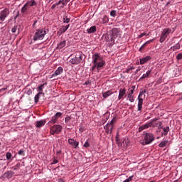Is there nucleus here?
<instances>
[{"label":"nucleus","mask_w":182,"mask_h":182,"mask_svg":"<svg viewBox=\"0 0 182 182\" xmlns=\"http://www.w3.org/2000/svg\"><path fill=\"white\" fill-rule=\"evenodd\" d=\"M69 26H70V25L68 24V25H67V26H63V28H61L60 29V35H62V33H65L68 29H69Z\"/></svg>","instance_id":"obj_22"},{"label":"nucleus","mask_w":182,"mask_h":182,"mask_svg":"<svg viewBox=\"0 0 182 182\" xmlns=\"http://www.w3.org/2000/svg\"><path fill=\"white\" fill-rule=\"evenodd\" d=\"M102 21L103 23H107L109 22V18L106 16H104V17L102 18Z\"/></svg>","instance_id":"obj_38"},{"label":"nucleus","mask_w":182,"mask_h":182,"mask_svg":"<svg viewBox=\"0 0 182 182\" xmlns=\"http://www.w3.org/2000/svg\"><path fill=\"white\" fill-rule=\"evenodd\" d=\"M153 41H154V39H151V40L146 41V43H144L145 46H147V45H150V43H151V42H153Z\"/></svg>","instance_id":"obj_44"},{"label":"nucleus","mask_w":182,"mask_h":182,"mask_svg":"<svg viewBox=\"0 0 182 182\" xmlns=\"http://www.w3.org/2000/svg\"><path fill=\"white\" fill-rule=\"evenodd\" d=\"M151 73V70H148L145 74H144L139 80H143V79H146V77H149L150 76V74Z\"/></svg>","instance_id":"obj_25"},{"label":"nucleus","mask_w":182,"mask_h":182,"mask_svg":"<svg viewBox=\"0 0 182 182\" xmlns=\"http://www.w3.org/2000/svg\"><path fill=\"white\" fill-rule=\"evenodd\" d=\"M62 129H63V127L61 125L55 124L50 127V133L53 136L55 134H59V133H60V132H62Z\"/></svg>","instance_id":"obj_3"},{"label":"nucleus","mask_w":182,"mask_h":182,"mask_svg":"<svg viewBox=\"0 0 182 182\" xmlns=\"http://www.w3.org/2000/svg\"><path fill=\"white\" fill-rule=\"evenodd\" d=\"M6 157L7 160H11V159L12 158V154H11L10 152H7L6 154Z\"/></svg>","instance_id":"obj_37"},{"label":"nucleus","mask_w":182,"mask_h":182,"mask_svg":"<svg viewBox=\"0 0 182 182\" xmlns=\"http://www.w3.org/2000/svg\"><path fill=\"white\" fill-rule=\"evenodd\" d=\"M62 73H63V68L58 67V69L52 75V77H56V76H59V75H62Z\"/></svg>","instance_id":"obj_10"},{"label":"nucleus","mask_w":182,"mask_h":182,"mask_svg":"<svg viewBox=\"0 0 182 182\" xmlns=\"http://www.w3.org/2000/svg\"><path fill=\"white\" fill-rule=\"evenodd\" d=\"M116 122V118H113L112 120L110 122V126H113V124H114V122Z\"/></svg>","instance_id":"obj_49"},{"label":"nucleus","mask_w":182,"mask_h":182,"mask_svg":"<svg viewBox=\"0 0 182 182\" xmlns=\"http://www.w3.org/2000/svg\"><path fill=\"white\" fill-rule=\"evenodd\" d=\"M146 33H141L139 36V38H143V36H146Z\"/></svg>","instance_id":"obj_51"},{"label":"nucleus","mask_w":182,"mask_h":182,"mask_svg":"<svg viewBox=\"0 0 182 182\" xmlns=\"http://www.w3.org/2000/svg\"><path fill=\"white\" fill-rule=\"evenodd\" d=\"M119 28H114L112 30L111 35L113 36V38H114V39H116V38L119 36Z\"/></svg>","instance_id":"obj_13"},{"label":"nucleus","mask_w":182,"mask_h":182,"mask_svg":"<svg viewBox=\"0 0 182 182\" xmlns=\"http://www.w3.org/2000/svg\"><path fill=\"white\" fill-rule=\"evenodd\" d=\"M96 26H91L90 28L87 30V33H95L96 32Z\"/></svg>","instance_id":"obj_23"},{"label":"nucleus","mask_w":182,"mask_h":182,"mask_svg":"<svg viewBox=\"0 0 182 182\" xmlns=\"http://www.w3.org/2000/svg\"><path fill=\"white\" fill-rule=\"evenodd\" d=\"M114 38L111 34H107L106 37L107 42H114Z\"/></svg>","instance_id":"obj_24"},{"label":"nucleus","mask_w":182,"mask_h":182,"mask_svg":"<svg viewBox=\"0 0 182 182\" xmlns=\"http://www.w3.org/2000/svg\"><path fill=\"white\" fill-rule=\"evenodd\" d=\"M180 43H177L175 46L171 47V49L174 52L178 49H180Z\"/></svg>","instance_id":"obj_29"},{"label":"nucleus","mask_w":182,"mask_h":182,"mask_svg":"<svg viewBox=\"0 0 182 182\" xmlns=\"http://www.w3.org/2000/svg\"><path fill=\"white\" fill-rule=\"evenodd\" d=\"M21 167V163H18L16 166H13V170H18Z\"/></svg>","instance_id":"obj_39"},{"label":"nucleus","mask_w":182,"mask_h":182,"mask_svg":"<svg viewBox=\"0 0 182 182\" xmlns=\"http://www.w3.org/2000/svg\"><path fill=\"white\" fill-rule=\"evenodd\" d=\"M151 59V56L147 55L143 58L139 59V63L140 65H145V63H147L148 60H150Z\"/></svg>","instance_id":"obj_12"},{"label":"nucleus","mask_w":182,"mask_h":182,"mask_svg":"<svg viewBox=\"0 0 182 182\" xmlns=\"http://www.w3.org/2000/svg\"><path fill=\"white\" fill-rule=\"evenodd\" d=\"M130 68H128L126 70V73H130Z\"/></svg>","instance_id":"obj_57"},{"label":"nucleus","mask_w":182,"mask_h":182,"mask_svg":"<svg viewBox=\"0 0 182 182\" xmlns=\"http://www.w3.org/2000/svg\"><path fill=\"white\" fill-rule=\"evenodd\" d=\"M60 117H62V112H57L53 117H52L51 120L48 123V126L55 124Z\"/></svg>","instance_id":"obj_6"},{"label":"nucleus","mask_w":182,"mask_h":182,"mask_svg":"<svg viewBox=\"0 0 182 182\" xmlns=\"http://www.w3.org/2000/svg\"><path fill=\"white\" fill-rule=\"evenodd\" d=\"M29 7L26 4V5H24L23 7H22V9H21V13L22 14H26V11H28V9Z\"/></svg>","instance_id":"obj_35"},{"label":"nucleus","mask_w":182,"mask_h":182,"mask_svg":"<svg viewBox=\"0 0 182 182\" xmlns=\"http://www.w3.org/2000/svg\"><path fill=\"white\" fill-rule=\"evenodd\" d=\"M58 35H59V36H60V35H62V34H60V30L59 31H58Z\"/></svg>","instance_id":"obj_63"},{"label":"nucleus","mask_w":182,"mask_h":182,"mask_svg":"<svg viewBox=\"0 0 182 182\" xmlns=\"http://www.w3.org/2000/svg\"><path fill=\"white\" fill-rule=\"evenodd\" d=\"M164 132H162V135L164 136H167L168 132H170V127H166L163 128Z\"/></svg>","instance_id":"obj_30"},{"label":"nucleus","mask_w":182,"mask_h":182,"mask_svg":"<svg viewBox=\"0 0 182 182\" xmlns=\"http://www.w3.org/2000/svg\"><path fill=\"white\" fill-rule=\"evenodd\" d=\"M65 46H66V41H63L61 42H60L58 44V48L59 49H62L63 48H65Z\"/></svg>","instance_id":"obj_28"},{"label":"nucleus","mask_w":182,"mask_h":182,"mask_svg":"<svg viewBox=\"0 0 182 182\" xmlns=\"http://www.w3.org/2000/svg\"><path fill=\"white\" fill-rule=\"evenodd\" d=\"M105 129H109V134H112V132L113 131V125H110L109 124H107L105 127Z\"/></svg>","instance_id":"obj_33"},{"label":"nucleus","mask_w":182,"mask_h":182,"mask_svg":"<svg viewBox=\"0 0 182 182\" xmlns=\"http://www.w3.org/2000/svg\"><path fill=\"white\" fill-rule=\"evenodd\" d=\"M46 36V31L43 28L37 29L36 33L33 35V40L36 41H42L43 38Z\"/></svg>","instance_id":"obj_2"},{"label":"nucleus","mask_w":182,"mask_h":182,"mask_svg":"<svg viewBox=\"0 0 182 182\" xmlns=\"http://www.w3.org/2000/svg\"><path fill=\"white\" fill-rule=\"evenodd\" d=\"M106 133H110V129H106Z\"/></svg>","instance_id":"obj_59"},{"label":"nucleus","mask_w":182,"mask_h":182,"mask_svg":"<svg viewBox=\"0 0 182 182\" xmlns=\"http://www.w3.org/2000/svg\"><path fill=\"white\" fill-rule=\"evenodd\" d=\"M133 93H134V92H133V90H131L127 95V97L131 103L134 102V96H133Z\"/></svg>","instance_id":"obj_15"},{"label":"nucleus","mask_w":182,"mask_h":182,"mask_svg":"<svg viewBox=\"0 0 182 182\" xmlns=\"http://www.w3.org/2000/svg\"><path fill=\"white\" fill-rule=\"evenodd\" d=\"M57 163H58V159H53L52 164H56Z\"/></svg>","instance_id":"obj_53"},{"label":"nucleus","mask_w":182,"mask_h":182,"mask_svg":"<svg viewBox=\"0 0 182 182\" xmlns=\"http://www.w3.org/2000/svg\"><path fill=\"white\" fill-rule=\"evenodd\" d=\"M70 63H71V65H78L77 64V61H76V58L75 57L70 58V60H69Z\"/></svg>","instance_id":"obj_34"},{"label":"nucleus","mask_w":182,"mask_h":182,"mask_svg":"<svg viewBox=\"0 0 182 182\" xmlns=\"http://www.w3.org/2000/svg\"><path fill=\"white\" fill-rule=\"evenodd\" d=\"M149 127H151V123L145 124L144 125H142L139 127V132H142V130H144L146 129H149Z\"/></svg>","instance_id":"obj_19"},{"label":"nucleus","mask_w":182,"mask_h":182,"mask_svg":"<svg viewBox=\"0 0 182 182\" xmlns=\"http://www.w3.org/2000/svg\"><path fill=\"white\" fill-rule=\"evenodd\" d=\"M75 60L77 61V63L79 65V63L83 62V58H85V55L82 54L81 53H78L75 56Z\"/></svg>","instance_id":"obj_8"},{"label":"nucleus","mask_w":182,"mask_h":182,"mask_svg":"<svg viewBox=\"0 0 182 182\" xmlns=\"http://www.w3.org/2000/svg\"><path fill=\"white\" fill-rule=\"evenodd\" d=\"M84 147H90V144H89V142L86 141V142L84 144Z\"/></svg>","instance_id":"obj_46"},{"label":"nucleus","mask_w":182,"mask_h":182,"mask_svg":"<svg viewBox=\"0 0 182 182\" xmlns=\"http://www.w3.org/2000/svg\"><path fill=\"white\" fill-rule=\"evenodd\" d=\"M65 123H69L70 122V117H67L65 119Z\"/></svg>","instance_id":"obj_47"},{"label":"nucleus","mask_w":182,"mask_h":182,"mask_svg":"<svg viewBox=\"0 0 182 182\" xmlns=\"http://www.w3.org/2000/svg\"><path fill=\"white\" fill-rule=\"evenodd\" d=\"M140 70H141V68L140 67H138V68L136 70L134 74L137 75V73H139V72H140Z\"/></svg>","instance_id":"obj_50"},{"label":"nucleus","mask_w":182,"mask_h":182,"mask_svg":"<svg viewBox=\"0 0 182 182\" xmlns=\"http://www.w3.org/2000/svg\"><path fill=\"white\" fill-rule=\"evenodd\" d=\"M150 123L151 127H158L159 129H161V125L163 124L161 122L158 121L157 118L151 119Z\"/></svg>","instance_id":"obj_7"},{"label":"nucleus","mask_w":182,"mask_h":182,"mask_svg":"<svg viewBox=\"0 0 182 182\" xmlns=\"http://www.w3.org/2000/svg\"><path fill=\"white\" fill-rule=\"evenodd\" d=\"M25 149H21L18 151V156H22L23 157L25 156Z\"/></svg>","instance_id":"obj_36"},{"label":"nucleus","mask_w":182,"mask_h":182,"mask_svg":"<svg viewBox=\"0 0 182 182\" xmlns=\"http://www.w3.org/2000/svg\"><path fill=\"white\" fill-rule=\"evenodd\" d=\"M80 132H83V128L82 127L80 128Z\"/></svg>","instance_id":"obj_62"},{"label":"nucleus","mask_w":182,"mask_h":182,"mask_svg":"<svg viewBox=\"0 0 182 182\" xmlns=\"http://www.w3.org/2000/svg\"><path fill=\"white\" fill-rule=\"evenodd\" d=\"M37 23H38V21H35L33 24V26H35V25H36Z\"/></svg>","instance_id":"obj_60"},{"label":"nucleus","mask_w":182,"mask_h":182,"mask_svg":"<svg viewBox=\"0 0 182 182\" xmlns=\"http://www.w3.org/2000/svg\"><path fill=\"white\" fill-rule=\"evenodd\" d=\"M124 96H127L125 88H120L119 91L118 100H122Z\"/></svg>","instance_id":"obj_9"},{"label":"nucleus","mask_w":182,"mask_h":182,"mask_svg":"<svg viewBox=\"0 0 182 182\" xmlns=\"http://www.w3.org/2000/svg\"><path fill=\"white\" fill-rule=\"evenodd\" d=\"M56 6H57L56 4H53V5L51 6V9H55L56 8Z\"/></svg>","instance_id":"obj_55"},{"label":"nucleus","mask_w":182,"mask_h":182,"mask_svg":"<svg viewBox=\"0 0 182 182\" xmlns=\"http://www.w3.org/2000/svg\"><path fill=\"white\" fill-rule=\"evenodd\" d=\"M110 15H111L113 18H114V17L116 16V11H114V10L111 11Z\"/></svg>","instance_id":"obj_42"},{"label":"nucleus","mask_w":182,"mask_h":182,"mask_svg":"<svg viewBox=\"0 0 182 182\" xmlns=\"http://www.w3.org/2000/svg\"><path fill=\"white\" fill-rule=\"evenodd\" d=\"M14 173L12 171H8L4 174V178H12Z\"/></svg>","instance_id":"obj_17"},{"label":"nucleus","mask_w":182,"mask_h":182,"mask_svg":"<svg viewBox=\"0 0 182 182\" xmlns=\"http://www.w3.org/2000/svg\"><path fill=\"white\" fill-rule=\"evenodd\" d=\"M60 4H62V0H60L57 4H55V5L58 6V5H60Z\"/></svg>","instance_id":"obj_56"},{"label":"nucleus","mask_w":182,"mask_h":182,"mask_svg":"<svg viewBox=\"0 0 182 182\" xmlns=\"http://www.w3.org/2000/svg\"><path fill=\"white\" fill-rule=\"evenodd\" d=\"M130 70H134L135 68L134 66H131L129 68Z\"/></svg>","instance_id":"obj_58"},{"label":"nucleus","mask_w":182,"mask_h":182,"mask_svg":"<svg viewBox=\"0 0 182 182\" xmlns=\"http://www.w3.org/2000/svg\"><path fill=\"white\" fill-rule=\"evenodd\" d=\"M138 112H141V109H143V98L138 96Z\"/></svg>","instance_id":"obj_14"},{"label":"nucleus","mask_w":182,"mask_h":182,"mask_svg":"<svg viewBox=\"0 0 182 182\" xmlns=\"http://www.w3.org/2000/svg\"><path fill=\"white\" fill-rule=\"evenodd\" d=\"M144 93H146V90H143L142 92H140L139 97H141L143 96V95H144Z\"/></svg>","instance_id":"obj_48"},{"label":"nucleus","mask_w":182,"mask_h":182,"mask_svg":"<svg viewBox=\"0 0 182 182\" xmlns=\"http://www.w3.org/2000/svg\"><path fill=\"white\" fill-rule=\"evenodd\" d=\"M168 140H165V141H162V142H161L159 144V147H166V146H168Z\"/></svg>","instance_id":"obj_31"},{"label":"nucleus","mask_w":182,"mask_h":182,"mask_svg":"<svg viewBox=\"0 0 182 182\" xmlns=\"http://www.w3.org/2000/svg\"><path fill=\"white\" fill-rule=\"evenodd\" d=\"M26 5L29 8V6H36V5H38V4L36 3V1L35 0H31L29 1H28Z\"/></svg>","instance_id":"obj_18"},{"label":"nucleus","mask_w":182,"mask_h":182,"mask_svg":"<svg viewBox=\"0 0 182 182\" xmlns=\"http://www.w3.org/2000/svg\"><path fill=\"white\" fill-rule=\"evenodd\" d=\"M168 5H170V1H168V2L166 4V6H167Z\"/></svg>","instance_id":"obj_64"},{"label":"nucleus","mask_w":182,"mask_h":182,"mask_svg":"<svg viewBox=\"0 0 182 182\" xmlns=\"http://www.w3.org/2000/svg\"><path fill=\"white\" fill-rule=\"evenodd\" d=\"M68 144H70V146H73V147H74V149H77V147L79 146V142L73 139H69Z\"/></svg>","instance_id":"obj_11"},{"label":"nucleus","mask_w":182,"mask_h":182,"mask_svg":"<svg viewBox=\"0 0 182 182\" xmlns=\"http://www.w3.org/2000/svg\"><path fill=\"white\" fill-rule=\"evenodd\" d=\"M92 63L93 66L92 68V70H95L97 69V70L99 72L106 65V61L103 60V57L100 56V54L96 53L94 55H92Z\"/></svg>","instance_id":"obj_1"},{"label":"nucleus","mask_w":182,"mask_h":182,"mask_svg":"<svg viewBox=\"0 0 182 182\" xmlns=\"http://www.w3.org/2000/svg\"><path fill=\"white\" fill-rule=\"evenodd\" d=\"M9 8H4L3 10L0 11V21L1 22H4L8 16H9Z\"/></svg>","instance_id":"obj_4"},{"label":"nucleus","mask_w":182,"mask_h":182,"mask_svg":"<svg viewBox=\"0 0 182 182\" xmlns=\"http://www.w3.org/2000/svg\"><path fill=\"white\" fill-rule=\"evenodd\" d=\"M46 85H48V83L45 82L43 85H38V87L37 88V92H38V93H43L42 92H43V87H45V86H46Z\"/></svg>","instance_id":"obj_20"},{"label":"nucleus","mask_w":182,"mask_h":182,"mask_svg":"<svg viewBox=\"0 0 182 182\" xmlns=\"http://www.w3.org/2000/svg\"><path fill=\"white\" fill-rule=\"evenodd\" d=\"M45 96V93L43 92H38L34 97V102L35 103H38V102H39V97L41 96Z\"/></svg>","instance_id":"obj_21"},{"label":"nucleus","mask_w":182,"mask_h":182,"mask_svg":"<svg viewBox=\"0 0 182 182\" xmlns=\"http://www.w3.org/2000/svg\"><path fill=\"white\" fill-rule=\"evenodd\" d=\"M162 33L164 35H166V36H168V35H170V33H171V30L170 28H165V29H164Z\"/></svg>","instance_id":"obj_32"},{"label":"nucleus","mask_w":182,"mask_h":182,"mask_svg":"<svg viewBox=\"0 0 182 182\" xmlns=\"http://www.w3.org/2000/svg\"><path fill=\"white\" fill-rule=\"evenodd\" d=\"M16 31H18V26H14L12 28H11V32L13 33H15V32H16Z\"/></svg>","instance_id":"obj_40"},{"label":"nucleus","mask_w":182,"mask_h":182,"mask_svg":"<svg viewBox=\"0 0 182 182\" xmlns=\"http://www.w3.org/2000/svg\"><path fill=\"white\" fill-rule=\"evenodd\" d=\"M63 22L64 23H69V22H70V18H63Z\"/></svg>","instance_id":"obj_43"},{"label":"nucleus","mask_w":182,"mask_h":182,"mask_svg":"<svg viewBox=\"0 0 182 182\" xmlns=\"http://www.w3.org/2000/svg\"><path fill=\"white\" fill-rule=\"evenodd\" d=\"M144 140L145 142L143 144H150V143H153V141H154V135L153 134L146 132Z\"/></svg>","instance_id":"obj_5"},{"label":"nucleus","mask_w":182,"mask_h":182,"mask_svg":"<svg viewBox=\"0 0 182 182\" xmlns=\"http://www.w3.org/2000/svg\"><path fill=\"white\" fill-rule=\"evenodd\" d=\"M167 36H166V34H164V33H161L159 42H160L161 43H163V42H164V41H166V39H167Z\"/></svg>","instance_id":"obj_27"},{"label":"nucleus","mask_w":182,"mask_h":182,"mask_svg":"<svg viewBox=\"0 0 182 182\" xmlns=\"http://www.w3.org/2000/svg\"><path fill=\"white\" fill-rule=\"evenodd\" d=\"M61 1H62L61 4L63 6H65V2H69V1H66V0H61Z\"/></svg>","instance_id":"obj_54"},{"label":"nucleus","mask_w":182,"mask_h":182,"mask_svg":"<svg viewBox=\"0 0 182 182\" xmlns=\"http://www.w3.org/2000/svg\"><path fill=\"white\" fill-rule=\"evenodd\" d=\"M116 139H117V144H118L119 147H121V146L122 145V144L121 142H119V139H118L117 137Z\"/></svg>","instance_id":"obj_52"},{"label":"nucleus","mask_w":182,"mask_h":182,"mask_svg":"<svg viewBox=\"0 0 182 182\" xmlns=\"http://www.w3.org/2000/svg\"><path fill=\"white\" fill-rule=\"evenodd\" d=\"M44 124H46V120L43 119L41 121H37L36 122V127H38V128L43 127Z\"/></svg>","instance_id":"obj_16"},{"label":"nucleus","mask_w":182,"mask_h":182,"mask_svg":"<svg viewBox=\"0 0 182 182\" xmlns=\"http://www.w3.org/2000/svg\"><path fill=\"white\" fill-rule=\"evenodd\" d=\"M176 59H177V60H181V59H182V53H178V54L176 55Z\"/></svg>","instance_id":"obj_41"},{"label":"nucleus","mask_w":182,"mask_h":182,"mask_svg":"<svg viewBox=\"0 0 182 182\" xmlns=\"http://www.w3.org/2000/svg\"><path fill=\"white\" fill-rule=\"evenodd\" d=\"M111 95H113V92H112V91H110V90H108L107 92L102 93V96H103L104 99L109 97V96H110Z\"/></svg>","instance_id":"obj_26"},{"label":"nucleus","mask_w":182,"mask_h":182,"mask_svg":"<svg viewBox=\"0 0 182 182\" xmlns=\"http://www.w3.org/2000/svg\"><path fill=\"white\" fill-rule=\"evenodd\" d=\"M144 48H146V44L145 43H144L141 46V48H139V52H142V50H143V49H144Z\"/></svg>","instance_id":"obj_45"},{"label":"nucleus","mask_w":182,"mask_h":182,"mask_svg":"<svg viewBox=\"0 0 182 182\" xmlns=\"http://www.w3.org/2000/svg\"><path fill=\"white\" fill-rule=\"evenodd\" d=\"M134 89H136V87L135 86H132V90H133V92H134Z\"/></svg>","instance_id":"obj_61"}]
</instances>
